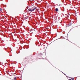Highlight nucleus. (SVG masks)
I'll return each instance as SVG.
<instances>
[{
	"label": "nucleus",
	"mask_w": 80,
	"mask_h": 80,
	"mask_svg": "<svg viewBox=\"0 0 80 80\" xmlns=\"http://www.w3.org/2000/svg\"><path fill=\"white\" fill-rule=\"evenodd\" d=\"M37 7H35L32 10V12L34 11V10H35V9H37Z\"/></svg>",
	"instance_id": "1"
},
{
	"label": "nucleus",
	"mask_w": 80,
	"mask_h": 80,
	"mask_svg": "<svg viewBox=\"0 0 80 80\" xmlns=\"http://www.w3.org/2000/svg\"><path fill=\"white\" fill-rule=\"evenodd\" d=\"M28 11H29V12H33V11H32V10L31 9H28Z\"/></svg>",
	"instance_id": "2"
},
{
	"label": "nucleus",
	"mask_w": 80,
	"mask_h": 80,
	"mask_svg": "<svg viewBox=\"0 0 80 80\" xmlns=\"http://www.w3.org/2000/svg\"><path fill=\"white\" fill-rule=\"evenodd\" d=\"M28 18V16H27V17H25V20H26V19H27Z\"/></svg>",
	"instance_id": "3"
},
{
	"label": "nucleus",
	"mask_w": 80,
	"mask_h": 80,
	"mask_svg": "<svg viewBox=\"0 0 80 80\" xmlns=\"http://www.w3.org/2000/svg\"><path fill=\"white\" fill-rule=\"evenodd\" d=\"M58 8H56L55 9L56 12H58Z\"/></svg>",
	"instance_id": "4"
},
{
	"label": "nucleus",
	"mask_w": 80,
	"mask_h": 80,
	"mask_svg": "<svg viewBox=\"0 0 80 80\" xmlns=\"http://www.w3.org/2000/svg\"><path fill=\"white\" fill-rule=\"evenodd\" d=\"M0 12H2V9L1 8H0Z\"/></svg>",
	"instance_id": "5"
},
{
	"label": "nucleus",
	"mask_w": 80,
	"mask_h": 80,
	"mask_svg": "<svg viewBox=\"0 0 80 80\" xmlns=\"http://www.w3.org/2000/svg\"><path fill=\"white\" fill-rule=\"evenodd\" d=\"M16 78H17V77H15L14 78V80H16Z\"/></svg>",
	"instance_id": "6"
},
{
	"label": "nucleus",
	"mask_w": 80,
	"mask_h": 80,
	"mask_svg": "<svg viewBox=\"0 0 80 80\" xmlns=\"http://www.w3.org/2000/svg\"><path fill=\"white\" fill-rule=\"evenodd\" d=\"M40 55H42V53H40Z\"/></svg>",
	"instance_id": "7"
},
{
	"label": "nucleus",
	"mask_w": 80,
	"mask_h": 80,
	"mask_svg": "<svg viewBox=\"0 0 80 80\" xmlns=\"http://www.w3.org/2000/svg\"><path fill=\"white\" fill-rule=\"evenodd\" d=\"M72 80H74V78H72Z\"/></svg>",
	"instance_id": "8"
},
{
	"label": "nucleus",
	"mask_w": 80,
	"mask_h": 80,
	"mask_svg": "<svg viewBox=\"0 0 80 80\" xmlns=\"http://www.w3.org/2000/svg\"><path fill=\"white\" fill-rule=\"evenodd\" d=\"M69 80H72L71 79H69Z\"/></svg>",
	"instance_id": "9"
},
{
	"label": "nucleus",
	"mask_w": 80,
	"mask_h": 80,
	"mask_svg": "<svg viewBox=\"0 0 80 80\" xmlns=\"http://www.w3.org/2000/svg\"><path fill=\"white\" fill-rule=\"evenodd\" d=\"M64 75H66V74H64Z\"/></svg>",
	"instance_id": "10"
},
{
	"label": "nucleus",
	"mask_w": 80,
	"mask_h": 80,
	"mask_svg": "<svg viewBox=\"0 0 80 80\" xmlns=\"http://www.w3.org/2000/svg\"><path fill=\"white\" fill-rule=\"evenodd\" d=\"M70 24H71H71H71V23H70Z\"/></svg>",
	"instance_id": "11"
},
{
	"label": "nucleus",
	"mask_w": 80,
	"mask_h": 80,
	"mask_svg": "<svg viewBox=\"0 0 80 80\" xmlns=\"http://www.w3.org/2000/svg\"><path fill=\"white\" fill-rule=\"evenodd\" d=\"M71 25H70V26Z\"/></svg>",
	"instance_id": "12"
},
{
	"label": "nucleus",
	"mask_w": 80,
	"mask_h": 80,
	"mask_svg": "<svg viewBox=\"0 0 80 80\" xmlns=\"http://www.w3.org/2000/svg\"><path fill=\"white\" fill-rule=\"evenodd\" d=\"M30 32H31V31H30Z\"/></svg>",
	"instance_id": "13"
}]
</instances>
